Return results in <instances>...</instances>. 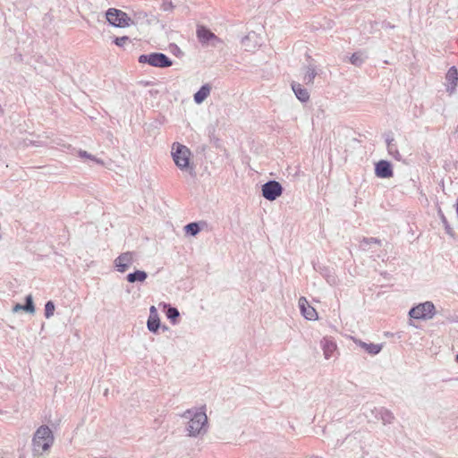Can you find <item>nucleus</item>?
Segmentation results:
<instances>
[{"instance_id":"nucleus-11","label":"nucleus","mask_w":458,"mask_h":458,"mask_svg":"<svg viewBox=\"0 0 458 458\" xmlns=\"http://www.w3.org/2000/svg\"><path fill=\"white\" fill-rule=\"evenodd\" d=\"M322 349L326 359H329L337 352L336 344L330 338L325 337L322 342Z\"/></svg>"},{"instance_id":"nucleus-12","label":"nucleus","mask_w":458,"mask_h":458,"mask_svg":"<svg viewBox=\"0 0 458 458\" xmlns=\"http://www.w3.org/2000/svg\"><path fill=\"white\" fill-rule=\"evenodd\" d=\"M446 81H447V90L453 93L458 84V71L453 66L451 67L446 73Z\"/></svg>"},{"instance_id":"nucleus-7","label":"nucleus","mask_w":458,"mask_h":458,"mask_svg":"<svg viewBox=\"0 0 458 458\" xmlns=\"http://www.w3.org/2000/svg\"><path fill=\"white\" fill-rule=\"evenodd\" d=\"M262 194L267 199L275 200L282 194V186L278 182H268L263 185Z\"/></svg>"},{"instance_id":"nucleus-4","label":"nucleus","mask_w":458,"mask_h":458,"mask_svg":"<svg viewBox=\"0 0 458 458\" xmlns=\"http://www.w3.org/2000/svg\"><path fill=\"white\" fill-rule=\"evenodd\" d=\"M435 313L436 309L434 304L430 301H426L417 305L416 307H413L410 310L409 315L411 318L415 319L427 320L432 318Z\"/></svg>"},{"instance_id":"nucleus-19","label":"nucleus","mask_w":458,"mask_h":458,"mask_svg":"<svg viewBox=\"0 0 458 458\" xmlns=\"http://www.w3.org/2000/svg\"><path fill=\"white\" fill-rule=\"evenodd\" d=\"M21 310H23L30 313L34 312L35 309L32 301V297L30 295L27 296L26 298V305L22 306L21 304H16L13 308L14 311H19Z\"/></svg>"},{"instance_id":"nucleus-1","label":"nucleus","mask_w":458,"mask_h":458,"mask_svg":"<svg viewBox=\"0 0 458 458\" xmlns=\"http://www.w3.org/2000/svg\"><path fill=\"white\" fill-rule=\"evenodd\" d=\"M33 451L38 454H42L47 451L54 442V436L47 426L39 427L33 437Z\"/></svg>"},{"instance_id":"nucleus-23","label":"nucleus","mask_w":458,"mask_h":458,"mask_svg":"<svg viewBox=\"0 0 458 458\" xmlns=\"http://www.w3.org/2000/svg\"><path fill=\"white\" fill-rule=\"evenodd\" d=\"M166 315L170 319L174 320L179 316V312L175 308H169Z\"/></svg>"},{"instance_id":"nucleus-26","label":"nucleus","mask_w":458,"mask_h":458,"mask_svg":"<svg viewBox=\"0 0 458 458\" xmlns=\"http://www.w3.org/2000/svg\"><path fill=\"white\" fill-rule=\"evenodd\" d=\"M79 156H80V157H87V158L92 159V160H94V161H96V162H98V163H101V164H102V162H101V161H99V160L96 159V158H95V157H93L90 154H88L86 151H82V150H81V151L79 152Z\"/></svg>"},{"instance_id":"nucleus-13","label":"nucleus","mask_w":458,"mask_h":458,"mask_svg":"<svg viewBox=\"0 0 458 458\" xmlns=\"http://www.w3.org/2000/svg\"><path fill=\"white\" fill-rule=\"evenodd\" d=\"M197 37L202 43H207L209 40L216 39V36L204 26L198 27Z\"/></svg>"},{"instance_id":"nucleus-21","label":"nucleus","mask_w":458,"mask_h":458,"mask_svg":"<svg viewBox=\"0 0 458 458\" xmlns=\"http://www.w3.org/2000/svg\"><path fill=\"white\" fill-rule=\"evenodd\" d=\"M54 311H55V304L53 301H47L46 303V306H45V316L46 318H50L51 316L54 315Z\"/></svg>"},{"instance_id":"nucleus-18","label":"nucleus","mask_w":458,"mask_h":458,"mask_svg":"<svg viewBox=\"0 0 458 458\" xmlns=\"http://www.w3.org/2000/svg\"><path fill=\"white\" fill-rule=\"evenodd\" d=\"M147 273L144 271L137 270L133 273H131L127 276V280L130 283L134 282H144L147 278Z\"/></svg>"},{"instance_id":"nucleus-3","label":"nucleus","mask_w":458,"mask_h":458,"mask_svg":"<svg viewBox=\"0 0 458 458\" xmlns=\"http://www.w3.org/2000/svg\"><path fill=\"white\" fill-rule=\"evenodd\" d=\"M172 156L175 165L180 169H185L189 166L191 153L186 146L180 143H174L172 147Z\"/></svg>"},{"instance_id":"nucleus-9","label":"nucleus","mask_w":458,"mask_h":458,"mask_svg":"<svg viewBox=\"0 0 458 458\" xmlns=\"http://www.w3.org/2000/svg\"><path fill=\"white\" fill-rule=\"evenodd\" d=\"M375 174L379 178H391L394 175L391 164L385 160L376 164Z\"/></svg>"},{"instance_id":"nucleus-2","label":"nucleus","mask_w":458,"mask_h":458,"mask_svg":"<svg viewBox=\"0 0 458 458\" xmlns=\"http://www.w3.org/2000/svg\"><path fill=\"white\" fill-rule=\"evenodd\" d=\"M185 418H190L188 431L190 436L199 435L207 424V415L204 410L198 411L192 414L191 411H187L183 414Z\"/></svg>"},{"instance_id":"nucleus-22","label":"nucleus","mask_w":458,"mask_h":458,"mask_svg":"<svg viewBox=\"0 0 458 458\" xmlns=\"http://www.w3.org/2000/svg\"><path fill=\"white\" fill-rule=\"evenodd\" d=\"M185 230H186L187 233H191L192 235H195V234L198 233L199 228L198 224L191 223V224H189V225H187L185 226Z\"/></svg>"},{"instance_id":"nucleus-6","label":"nucleus","mask_w":458,"mask_h":458,"mask_svg":"<svg viewBox=\"0 0 458 458\" xmlns=\"http://www.w3.org/2000/svg\"><path fill=\"white\" fill-rule=\"evenodd\" d=\"M106 15L109 23L115 27L123 28L130 25L131 19L128 17L127 13L121 10L110 8L107 10Z\"/></svg>"},{"instance_id":"nucleus-15","label":"nucleus","mask_w":458,"mask_h":458,"mask_svg":"<svg viewBox=\"0 0 458 458\" xmlns=\"http://www.w3.org/2000/svg\"><path fill=\"white\" fill-rule=\"evenodd\" d=\"M292 89L294 91L295 96L297 97V98L299 100H301V102H306L309 100V98H310L309 92L307 91L306 89H303L300 84L293 83Z\"/></svg>"},{"instance_id":"nucleus-8","label":"nucleus","mask_w":458,"mask_h":458,"mask_svg":"<svg viewBox=\"0 0 458 458\" xmlns=\"http://www.w3.org/2000/svg\"><path fill=\"white\" fill-rule=\"evenodd\" d=\"M134 253L126 251L114 259V267L120 273H124L133 263Z\"/></svg>"},{"instance_id":"nucleus-24","label":"nucleus","mask_w":458,"mask_h":458,"mask_svg":"<svg viewBox=\"0 0 458 458\" xmlns=\"http://www.w3.org/2000/svg\"><path fill=\"white\" fill-rule=\"evenodd\" d=\"M350 60H351V63L355 65H358L362 62V58H361L360 55H359V54H353L351 56Z\"/></svg>"},{"instance_id":"nucleus-5","label":"nucleus","mask_w":458,"mask_h":458,"mask_svg":"<svg viewBox=\"0 0 458 458\" xmlns=\"http://www.w3.org/2000/svg\"><path fill=\"white\" fill-rule=\"evenodd\" d=\"M140 63H148L154 67H169L172 65V61L164 54L153 53L150 55H142L139 58Z\"/></svg>"},{"instance_id":"nucleus-27","label":"nucleus","mask_w":458,"mask_h":458,"mask_svg":"<svg viewBox=\"0 0 458 458\" xmlns=\"http://www.w3.org/2000/svg\"><path fill=\"white\" fill-rule=\"evenodd\" d=\"M456 361L458 362V355L456 356Z\"/></svg>"},{"instance_id":"nucleus-16","label":"nucleus","mask_w":458,"mask_h":458,"mask_svg":"<svg viewBox=\"0 0 458 458\" xmlns=\"http://www.w3.org/2000/svg\"><path fill=\"white\" fill-rule=\"evenodd\" d=\"M356 344L363 348L369 354H377L382 350L381 344H367L360 340L356 341Z\"/></svg>"},{"instance_id":"nucleus-14","label":"nucleus","mask_w":458,"mask_h":458,"mask_svg":"<svg viewBox=\"0 0 458 458\" xmlns=\"http://www.w3.org/2000/svg\"><path fill=\"white\" fill-rule=\"evenodd\" d=\"M159 327V318L156 312V308L152 306L150 308V316L148 319V328L152 331L156 332Z\"/></svg>"},{"instance_id":"nucleus-25","label":"nucleus","mask_w":458,"mask_h":458,"mask_svg":"<svg viewBox=\"0 0 458 458\" xmlns=\"http://www.w3.org/2000/svg\"><path fill=\"white\" fill-rule=\"evenodd\" d=\"M129 41V38L124 36V37H120V38H116L114 39V43L116 46L118 47H123L126 42Z\"/></svg>"},{"instance_id":"nucleus-10","label":"nucleus","mask_w":458,"mask_h":458,"mask_svg":"<svg viewBox=\"0 0 458 458\" xmlns=\"http://www.w3.org/2000/svg\"><path fill=\"white\" fill-rule=\"evenodd\" d=\"M299 306L302 315L309 320H316L318 316L316 310L310 306L305 297L299 300Z\"/></svg>"},{"instance_id":"nucleus-17","label":"nucleus","mask_w":458,"mask_h":458,"mask_svg":"<svg viewBox=\"0 0 458 458\" xmlns=\"http://www.w3.org/2000/svg\"><path fill=\"white\" fill-rule=\"evenodd\" d=\"M210 87L208 85H204L200 88V89L194 95V100L196 103H202L209 95Z\"/></svg>"},{"instance_id":"nucleus-20","label":"nucleus","mask_w":458,"mask_h":458,"mask_svg":"<svg viewBox=\"0 0 458 458\" xmlns=\"http://www.w3.org/2000/svg\"><path fill=\"white\" fill-rule=\"evenodd\" d=\"M315 76H316L315 70L313 68L308 67L305 72L304 77H303V81L306 84H310L313 82Z\"/></svg>"}]
</instances>
